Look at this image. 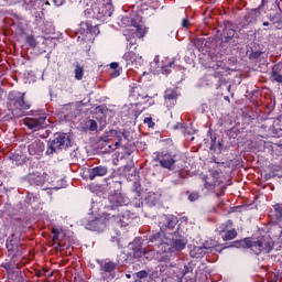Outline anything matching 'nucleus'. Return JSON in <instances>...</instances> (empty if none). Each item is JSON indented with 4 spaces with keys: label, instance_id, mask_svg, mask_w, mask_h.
Returning a JSON list of instances; mask_svg holds the SVG:
<instances>
[{
    "label": "nucleus",
    "instance_id": "f257e3e1",
    "mask_svg": "<svg viewBox=\"0 0 282 282\" xmlns=\"http://www.w3.org/2000/svg\"><path fill=\"white\" fill-rule=\"evenodd\" d=\"M72 144V139L67 133L55 134L54 140H52L46 149V155H54V153H61L64 149H67Z\"/></svg>",
    "mask_w": 282,
    "mask_h": 282
},
{
    "label": "nucleus",
    "instance_id": "f03ea898",
    "mask_svg": "<svg viewBox=\"0 0 282 282\" xmlns=\"http://www.w3.org/2000/svg\"><path fill=\"white\" fill-rule=\"evenodd\" d=\"M159 254H164L162 257L163 261H171L175 258L173 253V239L165 238L162 242L156 243Z\"/></svg>",
    "mask_w": 282,
    "mask_h": 282
},
{
    "label": "nucleus",
    "instance_id": "7ed1b4c3",
    "mask_svg": "<svg viewBox=\"0 0 282 282\" xmlns=\"http://www.w3.org/2000/svg\"><path fill=\"white\" fill-rule=\"evenodd\" d=\"M45 120H47V117L40 116L31 119H25L24 123L28 128L33 129V131H39V129H43V127H45Z\"/></svg>",
    "mask_w": 282,
    "mask_h": 282
},
{
    "label": "nucleus",
    "instance_id": "20e7f679",
    "mask_svg": "<svg viewBox=\"0 0 282 282\" xmlns=\"http://www.w3.org/2000/svg\"><path fill=\"white\" fill-rule=\"evenodd\" d=\"M15 109L25 113L30 109V104L25 101V94L18 93L15 100L13 102Z\"/></svg>",
    "mask_w": 282,
    "mask_h": 282
},
{
    "label": "nucleus",
    "instance_id": "39448f33",
    "mask_svg": "<svg viewBox=\"0 0 282 282\" xmlns=\"http://www.w3.org/2000/svg\"><path fill=\"white\" fill-rule=\"evenodd\" d=\"M30 155H41L45 151V144L41 140L31 142L28 147Z\"/></svg>",
    "mask_w": 282,
    "mask_h": 282
},
{
    "label": "nucleus",
    "instance_id": "423d86ee",
    "mask_svg": "<svg viewBox=\"0 0 282 282\" xmlns=\"http://www.w3.org/2000/svg\"><path fill=\"white\" fill-rule=\"evenodd\" d=\"M247 248H250L254 254H261L263 252V241L245 239Z\"/></svg>",
    "mask_w": 282,
    "mask_h": 282
},
{
    "label": "nucleus",
    "instance_id": "0eeeda50",
    "mask_svg": "<svg viewBox=\"0 0 282 282\" xmlns=\"http://www.w3.org/2000/svg\"><path fill=\"white\" fill-rule=\"evenodd\" d=\"M7 270V274H8V279L9 281H13V282H24L25 281V273L22 271H14L13 269L10 268H6Z\"/></svg>",
    "mask_w": 282,
    "mask_h": 282
},
{
    "label": "nucleus",
    "instance_id": "6e6552de",
    "mask_svg": "<svg viewBox=\"0 0 282 282\" xmlns=\"http://www.w3.org/2000/svg\"><path fill=\"white\" fill-rule=\"evenodd\" d=\"M86 221L87 220L84 219L87 230H94L95 232H102V230H105V224H102V220L100 219L91 220L88 224Z\"/></svg>",
    "mask_w": 282,
    "mask_h": 282
},
{
    "label": "nucleus",
    "instance_id": "1a4fd4ad",
    "mask_svg": "<svg viewBox=\"0 0 282 282\" xmlns=\"http://www.w3.org/2000/svg\"><path fill=\"white\" fill-rule=\"evenodd\" d=\"M110 135H112V138L118 139V141L115 142V147H120V142H122V138L128 141L130 140L129 138H131V132L129 130H123L122 132L110 130Z\"/></svg>",
    "mask_w": 282,
    "mask_h": 282
},
{
    "label": "nucleus",
    "instance_id": "9d476101",
    "mask_svg": "<svg viewBox=\"0 0 282 282\" xmlns=\"http://www.w3.org/2000/svg\"><path fill=\"white\" fill-rule=\"evenodd\" d=\"M107 171L108 170L106 166L94 167L89 170L88 180H96V177H105Z\"/></svg>",
    "mask_w": 282,
    "mask_h": 282
},
{
    "label": "nucleus",
    "instance_id": "9b49d317",
    "mask_svg": "<svg viewBox=\"0 0 282 282\" xmlns=\"http://www.w3.org/2000/svg\"><path fill=\"white\" fill-rule=\"evenodd\" d=\"M29 182L32 186H43L45 184V176L41 174H30Z\"/></svg>",
    "mask_w": 282,
    "mask_h": 282
},
{
    "label": "nucleus",
    "instance_id": "f8f14e48",
    "mask_svg": "<svg viewBox=\"0 0 282 282\" xmlns=\"http://www.w3.org/2000/svg\"><path fill=\"white\" fill-rule=\"evenodd\" d=\"M160 164L161 166H163V169H172L173 165L175 164V161L173 159V156H171V154H164L161 159H160Z\"/></svg>",
    "mask_w": 282,
    "mask_h": 282
},
{
    "label": "nucleus",
    "instance_id": "ddd939ff",
    "mask_svg": "<svg viewBox=\"0 0 282 282\" xmlns=\"http://www.w3.org/2000/svg\"><path fill=\"white\" fill-rule=\"evenodd\" d=\"M176 221L175 219H171V218H165L164 221H161L160 223V229L162 231H165V230H173V228H175L176 226Z\"/></svg>",
    "mask_w": 282,
    "mask_h": 282
},
{
    "label": "nucleus",
    "instance_id": "4468645a",
    "mask_svg": "<svg viewBox=\"0 0 282 282\" xmlns=\"http://www.w3.org/2000/svg\"><path fill=\"white\" fill-rule=\"evenodd\" d=\"M130 98L133 100H144V98H149V95H144L142 88H133Z\"/></svg>",
    "mask_w": 282,
    "mask_h": 282
},
{
    "label": "nucleus",
    "instance_id": "2eb2a0df",
    "mask_svg": "<svg viewBox=\"0 0 282 282\" xmlns=\"http://www.w3.org/2000/svg\"><path fill=\"white\" fill-rule=\"evenodd\" d=\"M173 254L180 252L186 248V242L182 239L172 240Z\"/></svg>",
    "mask_w": 282,
    "mask_h": 282
},
{
    "label": "nucleus",
    "instance_id": "dca6fc26",
    "mask_svg": "<svg viewBox=\"0 0 282 282\" xmlns=\"http://www.w3.org/2000/svg\"><path fill=\"white\" fill-rule=\"evenodd\" d=\"M271 78L275 80V83H282V68L274 66L271 72Z\"/></svg>",
    "mask_w": 282,
    "mask_h": 282
},
{
    "label": "nucleus",
    "instance_id": "f3484780",
    "mask_svg": "<svg viewBox=\"0 0 282 282\" xmlns=\"http://www.w3.org/2000/svg\"><path fill=\"white\" fill-rule=\"evenodd\" d=\"M204 250H206V248L204 247H194L189 251V257H192L193 259H199V257L204 256Z\"/></svg>",
    "mask_w": 282,
    "mask_h": 282
},
{
    "label": "nucleus",
    "instance_id": "a211bd4d",
    "mask_svg": "<svg viewBox=\"0 0 282 282\" xmlns=\"http://www.w3.org/2000/svg\"><path fill=\"white\" fill-rule=\"evenodd\" d=\"M221 237L224 241H230L237 237V231L235 229L227 230V231H221Z\"/></svg>",
    "mask_w": 282,
    "mask_h": 282
},
{
    "label": "nucleus",
    "instance_id": "6ab92c4d",
    "mask_svg": "<svg viewBox=\"0 0 282 282\" xmlns=\"http://www.w3.org/2000/svg\"><path fill=\"white\" fill-rule=\"evenodd\" d=\"M144 34H147V31L141 26H134V30H132L133 39H143Z\"/></svg>",
    "mask_w": 282,
    "mask_h": 282
},
{
    "label": "nucleus",
    "instance_id": "aec40b11",
    "mask_svg": "<svg viewBox=\"0 0 282 282\" xmlns=\"http://www.w3.org/2000/svg\"><path fill=\"white\" fill-rule=\"evenodd\" d=\"M118 269V263L116 262H106L104 265H102V270L104 272H115L116 270Z\"/></svg>",
    "mask_w": 282,
    "mask_h": 282
},
{
    "label": "nucleus",
    "instance_id": "412c9836",
    "mask_svg": "<svg viewBox=\"0 0 282 282\" xmlns=\"http://www.w3.org/2000/svg\"><path fill=\"white\" fill-rule=\"evenodd\" d=\"M83 76H85V68H83V66L76 64V66H75L76 80H83Z\"/></svg>",
    "mask_w": 282,
    "mask_h": 282
},
{
    "label": "nucleus",
    "instance_id": "4be33fe9",
    "mask_svg": "<svg viewBox=\"0 0 282 282\" xmlns=\"http://www.w3.org/2000/svg\"><path fill=\"white\" fill-rule=\"evenodd\" d=\"M147 200L149 202V204H151L152 206H155L156 202H160V195L155 194V193H149Z\"/></svg>",
    "mask_w": 282,
    "mask_h": 282
},
{
    "label": "nucleus",
    "instance_id": "5701e85b",
    "mask_svg": "<svg viewBox=\"0 0 282 282\" xmlns=\"http://www.w3.org/2000/svg\"><path fill=\"white\" fill-rule=\"evenodd\" d=\"M276 219H282V203L273 205Z\"/></svg>",
    "mask_w": 282,
    "mask_h": 282
},
{
    "label": "nucleus",
    "instance_id": "b1692460",
    "mask_svg": "<svg viewBox=\"0 0 282 282\" xmlns=\"http://www.w3.org/2000/svg\"><path fill=\"white\" fill-rule=\"evenodd\" d=\"M223 34L225 39H232V36H235V30L230 28H225V30L223 31Z\"/></svg>",
    "mask_w": 282,
    "mask_h": 282
},
{
    "label": "nucleus",
    "instance_id": "393cba45",
    "mask_svg": "<svg viewBox=\"0 0 282 282\" xmlns=\"http://www.w3.org/2000/svg\"><path fill=\"white\" fill-rule=\"evenodd\" d=\"M133 276H135L137 279H147V276H149V273L147 272V270H142L134 273Z\"/></svg>",
    "mask_w": 282,
    "mask_h": 282
},
{
    "label": "nucleus",
    "instance_id": "a878e982",
    "mask_svg": "<svg viewBox=\"0 0 282 282\" xmlns=\"http://www.w3.org/2000/svg\"><path fill=\"white\" fill-rule=\"evenodd\" d=\"M144 124H148L149 129H153V127H155V122H153V118L151 117H147L143 120Z\"/></svg>",
    "mask_w": 282,
    "mask_h": 282
},
{
    "label": "nucleus",
    "instance_id": "bb28decb",
    "mask_svg": "<svg viewBox=\"0 0 282 282\" xmlns=\"http://www.w3.org/2000/svg\"><path fill=\"white\" fill-rule=\"evenodd\" d=\"M14 248H17V246H14V240H7L8 252H14Z\"/></svg>",
    "mask_w": 282,
    "mask_h": 282
},
{
    "label": "nucleus",
    "instance_id": "cd10ccee",
    "mask_svg": "<svg viewBox=\"0 0 282 282\" xmlns=\"http://www.w3.org/2000/svg\"><path fill=\"white\" fill-rule=\"evenodd\" d=\"M88 123L90 131H98V123L96 122V120L90 119Z\"/></svg>",
    "mask_w": 282,
    "mask_h": 282
},
{
    "label": "nucleus",
    "instance_id": "c85d7f7f",
    "mask_svg": "<svg viewBox=\"0 0 282 282\" xmlns=\"http://www.w3.org/2000/svg\"><path fill=\"white\" fill-rule=\"evenodd\" d=\"M123 58H124L126 61H131V62H133V61H135V54H134V53H131V52L126 53V54L123 55Z\"/></svg>",
    "mask_w": 282,
    "mask_h": 282
},
{
    "label": "nucleus",
    "instance_id": "c756f323",
    "mask_svg": "<svg viewBox=\"0 0 282 282\" xmlns=\"http://www.w3.org/2000/svg\"><path fill=\"white\" fill-rule=\"evenodd\" d=\"M263 54V52H253L250 55V58H252L253 61H257L259 58H261V55Z\"/></svg>",
    "mask_w": 282,
    "mask_h": 282
},
{
    "label": "nucleus",
    "instance_id": "7c9ffc66",
    "mask_svg": "<svg viewBox=\"0 0 282 282\" xmlns=\"http://www.w3.org/2000/svg\"><path fill=\"white\" fill-rule=\"evenodd\" d=\"M188 272H193V267L184 265V269L182 271L183 276H186V274H188Z\"/></svg>",
    "mask_w": 282,
    "mask_h": 282
},
{
    "label": "nucleus",
    "instance_id": "2f4dec72",
    "mask_svg": "<svg viewBox=\"0 0 282 282\" xmlns=\"http://www.w3.org/2000/svg\"><path fill=\"white\" fill-rule=\"evenodd\" d=\"M173 66V62H169L166 66H162L161 69H162V73L163 74H169V67H172Z\"/></svg>",
    "mask_w": 282,
    "mask_h": 282
},
{
    "label": "nucleus",
    "instance_id": "473e14b6",
    "mask_svg": "<svg viewBox=\"0 0 282 282\" xmlns=\"http://www.w3.org/2000/svg\"><path fill=\"white\" fill-rule=\"evenodd\" d=\"M188 199H189V202H197V199H199V194H197V193H192V194L188 196Z\"/></svg>",
    "mask_w": 282,
    "mask_h": 282
},
{
    "label": "nucleus",
    "instance_id": "72a5a7b5",
    "mask_svg": "<svg viewBox=\"0 0 282 282\" xmlns=\"http://www.w3.org/2000/svg\"><path fill=\"white\" fill-rule=\"evenodd\" d=\"M251 17H261V11H259V9H253L251 10V12L249 13Z\"/></svg>",
    "mask_w": 282,
    "mask_h": 282
},
{
    "label": "nucleus",
    "instance_id": "f704fd0d",
    "mask_svg": "<svg viewBox=\"0 0 282 282\" xmlns=\"http://www.w3.org/2000/svg\"><path fill=\"white\" fill-rule=\"evenodd\" d=\"M52 234H53V241H57L58 235H59L58 229L53 228V229H52Z\"/></svg>",
    "mask_w": 282,
    "mask_h": 282
},
{
    "label": "nucleus",
    "instance_id": "c9c22d12",
    "mask_svg": "<svg viewBox=\"0 0 282 282\" xmlns=\"http://www.w3.org/2000/svg\"><path fill=\"white\" fill-rule=\"evenodd\" d=\"M165 98L166 100H173V98H175V93L171 91V93H166L165 94Z\"/></svg>",
    "mask_w": 282,
    "mask_h": 282
},
{
    "label": "nucleus",
    "instance_id": "e433bc0d",
    "mask_svg": "<svg viewBox=\"0 0 282 282\" xmlns=\"http://www.w3.org/2000/svg\"><path fill=\"white\" fill-rule=\"evenodd\" d=\"M212 67H213V69H219V67H220L221 69H224V63L218 62V63L214 64Z\"/></svg>",
    "mask_w": 282,
    "mask_h": 282
},
{
    "label": "nucleus",
    "instance_id": "4c0bfd02",
    "mask_svg": "<svg viewBox=\"0 0 282 282\" xmlns=\"http://www.w3.org/2000/svg\"><path fill=\"white\" fill-rule=\"evenodd\" d=\"M28 43H30L31 47H34L36 45V42H34V37H28Z\"/></svg>",
    "mask_w": 282,
    "mask_h": 282
},
{
    "label": "nucleus",
    "instance_id": "58836bf2",
    "mask_svg": "<svg viewBox=\"0 0 282 282\" xmlns=\"http://www.w3.org/2000/svg\"><path fill=\"white\" fill-rule=\"evenodd\" d=\"M156 239H160V234H156V235H152L150 237V241L153 243V241H155Z\"/></svg>",
    "mask_w": 282,
    "mask_h": 282
},
{
    "label": "nucleus",
    "instance_id": "ea45409f",
    "mask_svg": "<svg viewBox=\"0 0 282 282\" xmlns=\"http://www.w3.org/2000/svg\"><path fill=\"white\" fill-rule=\"evenodd\" d=\"M119 65H120V64H118L117 62H112V63L110 64V68H111V69H118Z\"/></svg>",
    "mask_w": 282,
    "mask_h": 282
},
{
    "label": "nucleus",
    "instance_id": "a19ab883",
    "mask_svg": "<svg viewBox=\"0 0 282 282\" xmlns=\"http://www.w3.org/2000/svg\"><path fill=\"white\" fill-rule=\"evenodd\" d=\"M182 28H188V20H187V18L183 19Z\"/></svg>",
    "mask_w": 282,
    "mask_h": 282
},
{
    "label": "nucleus",
    "instance_id": "79ce46f5",
    "mask_svg": "<svg viewBox=\"0 0 282 282\" xmlns=\"http://www.w3.org/2000/svg\"><path fill=\"white\" fill-rule=\"evenodd\" d=\"M214 76L215 78H221V72H215Z\"/></svg>",
    "mask_w": 282,
    "mask_h": 282
},
{
    "label": "nucleus",
    "instance_id": "37998d69",
    "mask_svg": "<svg viewBox=\"0 0 282 282\" xmlns=\"http://www.w3.org/2000/svg\"><path fill=\"white\" fill-rule=\"evenodd\" d=\"M115 206H122V200L117 199L116 203H115Z\"/></svg>",
    "mask_w": 282,
    "mask_h": 282
},
{
    "label": "nucleus",
    "instance_id": "c03bdc74",
    "mask_svg": "<svg viewBox=\"0 0 282 282\" xmlns=\"http://www.w3.org/2000/svg\"><path fill=\"white\" fill-rule=\"evenodd\" d=\"M213 186V184L208 183L207 181L205 182V187L206 188H210Z\"/></svg>",
    "mask_w": 282,
    "mask_h": 282
},
{
    "label": "nucleus",
    "instance_id": "a18cd8bd",
    "mask_svg": "<svg viewBox=\"0 0 282 282\" xmlns=\"http://www.w3.org/2000/svg\"><path fill=\"white\" fill-rule=\"evenodd\" d=\"M262 25H264V28H268V25H270V22H263Z\"/></svg>",
    "mask_w": 282,
    "mask_h": 282
},
{
    "label": "nucleus",
    "instance_id": "49530a36",
    "mask_svg": "<svg viewBox=\"0 0 282 282\" xmlns=\"http://www.w3.org/2000/svg\"><path fill=\"white\" fill-rule=\"evenodd\" d=\"M130 47H133L135 50V43L130 42Z\"/></svg>",
    "mask_w": 282,
    "mask_h": 282
},
{
    "label": "nucleus",
    "instance_id": "de8ad7c7",
    "mask_svg": "<svg viewBox=\"0 0 282 282\" xmlns=\"http://www.w3.org/2000/svg\"><path fill=\"white\" fill-rule=\"evenodd\" d=\"M115 199H118V195L112 196V197L110 198L111 202H113Z\"/></svg>",
    "mask_w": 282,
    "mask_h": 282
},
{
    "label": "nucleus",
    "instance_id": "09e8293b",
    "mask_svg": "<svg viewBox=\"0 0 282 282\" xmlns=\"http://www.w3.org/2000/svg\"><path fill=\"white\" fill-rule=\"evenodd\" d=\"M127 279H130L131 274H126Z\"/></svg>",
    "mask_w": 282,
    "mask_h": 282
},
{
    "label": "nucleus",
    "instance_id": "8fccbe9b",
    "mask_svg": "<svg viewBox=\"0 0 282 282\" xmlns=\"http://www.w3.org/2000/svg\"><path fill=\"white\" fill-rule=\"evenodd\" d=\"M127 155H131V152H127Z\"/></svg>",
    "mask_w": 282,
    "mask_h": 282
}]
</instances>
